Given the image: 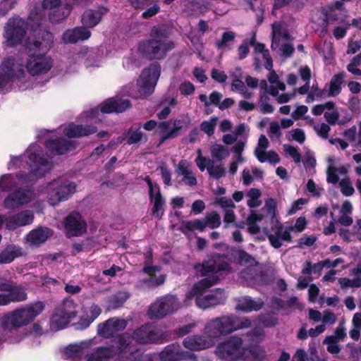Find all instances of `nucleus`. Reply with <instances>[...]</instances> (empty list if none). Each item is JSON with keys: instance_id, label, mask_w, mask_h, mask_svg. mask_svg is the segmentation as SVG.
Listing matches in <instances>:
<instances>
[{"instance_id": "42", "label": "nucleus", "mask_w": 361, "mask_h": 361, "mask_svg": "<svg viewBox=\"0 0 361 361\" xmlns=\"http://www.w3.org/2000/svg\"><path fill=\"white\" fill-rule=\"evenodd\" d=\"M249 199L247 200V204L250 208H255L262 204V201L259 200L261 196V192L257 188H251L247 194Z\"/></svg>"}, {"instance_id": "60", "label": "nucleus", "mask_w": 361, "mask_h": 361, "mask_svg": "<svg viewBox=\"0 0 361 361\" xmlns=\"http://www.w3.org/2000/svg\"><path fill=\"white\" fill-rule=\"evenodd\" d=\"M214 203L220 205L224 209H230L235 207L233 200L226 197L216 198Z\"/></svg>"}, {"instance_id": "2", "label": "nucleus", "mask_w": 361, "mask_h": 361, "mask_svg": "<svg viewBox=\"0 0 361 361\" xmlns=\"http://www.w3.org/2000/svg\"><path fill=\"white\" fill-rule=\"evenodd\" d=\"M53 43L54 35L50 31L42 29L34 31L33 39L26 42L28 59L25 68L30 75L45 74L51 70L53 61L47 54Z\"/></svg>"}, {"instance_id": "30", "label": "nucleus", "mask_w": 361, "mask_h": 361, "mask_svg": "<svg viewBox=\"0 0 361 361\" xmlns=\"http://www.w3.org/2000/svg\"><path fill=\"white\" fill-rule=\"evenodd\" d=\"M23 255L20 247L14 244L8 245L0 252V264H10Z\"/></svg>"}, {"instance_id": "20", "label": "nucleus", "mask_w": 361, "mask_h": 361, "mask_svg": "<svg viewBox=\"0 0 361 361\" xmlns=\"http://www.w3.org/2000/svg\"><path fill=\"white\" fill-rule=\"evenodd\" d=\"M45 147L53 155H62L68 151L75 149V145L73 141L59 137L46 140Z\"/></svg>"}, {"instance_id": "25", "label": "nucleus", "mask_w": 361, "mask_h": 361, "mask_svg": "<svg viewBox=\"0 0 361 361\" xmlns=\"http://www.w3.org/2000/svg\"><path fill=\"white\" fill-rule=\"evenodd\" d=\"M264 305V302L261 298L254 300L250 296L246 295L238 300L235 308L245 312H250L260 310Z\"/></svg>"}, {"instance_id": "49", "label": "nucleus", "mask_w": 361, "mask_h": 361, "mask_svg": "<svg viewBox=\"0 0 361 361\" xmlns=\"http://www.w3.org/2000/svg\"><path fill=\"white\" fill-rule=\"evenodd\" d=\"M287 139L289 141L295 140L300 144H303L305 140L304 130L301 128H295L288 132Z\"/></svg>"}, {"instance_id": "63", "label": "nucleus", "mask_w": 361, "mask_h": 361, "mask_svg": "<svg viewBox=\"0 0 361 361\" xmlns=\"http://www.w3.org/2000/svg\"><path fill=\"white\" fill-rule=\"evenodd\" d=\"M307 202V200L305 198H299L291 204L290 208L289 209L288 214L292 215L295 214L297 211L302 209V206L305 204Z\"/></svg>"}, {"instance_id": "27", "label": "nucleus", "mask_w": 361, "mask_h": 361, "mask_svg": "<svg viewBox=\"0 0 361 361\" xmlns=\"http://www.w3.org/2000/svg\"><path fill=\"white\" fill-rule=\"evenodd\" d=\"M151 202H153L151 209V216L157 219H161L165 213L166 201L164 199L161 191L149 196Z\"/></svg>"}, {"instance_id": "26", "label": "nucleus", "mask_w": 361, "mask_h": 361, "mask_svg": "<svg viewBox=\"0 0 361 361\" xmlns=\"http://www.w3.org/2000/svg\"><path fill=\"white\" fill-rule=\"evenodd\" d=\"M33 219V213L30 210H25L8 217L7 219V224L10 228L15 229L17 227L32 224Z\"/></svg>"}, {"instance_id": "45", "label": "nucleus", "mask_w": 361, "mask_h": 361, "mask_svg": "<svg viewBox=\"0 0 361 361\" xmlns=\"http://www.w3.org/2000/svg\"><path fill=\"white\" fill-rule=\"evenodd\" d=\"M264 232L266 234V235L267 236V238L269 240L270 245L273 247L278 249L282 246L281 235L283 234V230L276 231L275 235L270 233L267 228H264Z\"/></svg>"}, {"instance_id": "44", "label": "nucleus", "mask_w": 361, "mask_h": 361, "mask_svg": "<svg viewBox=\"0 0 361 361\" xmlns=\"http://www.w3.org/2000/svg\"><path fill=\"white\" fill-rule=\"evenodd\" d=\"M235 37V34L232 31H226L222 34L221 39L216 42V47L218 49H224L228 48L231 49V47L228 45V43L233 42Z\"/></svg>"}, {"instance_id": "58", "label": "nucleus", "mask_w": 361, "mask_h": 361, "mask_svg": "<svg viewBox=\"0 0 361 361\" xmlns=\"http://www.w3.org/2000/svg\"><path fill=\"white\" fill-rule=\"evenodd\" d=\"M265 207L267 208V213L271 215V223L276 216V202L274 199L269 198L265 201Z\"/></svg>"}, {"instance_id": "54", "label": "nucleus", "mask_w": 361, "mask_h": 361, "mask_svg": "<svg viewBox=\"0 0 361 361\" xmlns=\"http://www.w3.org/2000/svg\"><path fill=\"white\" fill-rule=\"evenodd\" d=\"M283 149L286 153L288 154L294 160L295 163H300L301 161V154L298 152L297 147H293L290 145H283Z\"/></svg>"}, {"instance_id": "46", "label": "nucleus", "mask_w": 361, "mask_h": 361, "mask_svg": "<svg viewBox=\"0 0 361 361\" xmlns=\"http://www.w3.org/2000/svg\"><path fill=\"white\" fill-rule=\"evenodd\" d=\"M217 117L212 116L209 121H204L200 124V130L205 133L208 136H211L214 133L215 127L217 123Z\"/></svg>"}, {"instance_id": "51", "label": "nucleus", "mask_w": 361, "mask_h": 361, "mask_svg": "<svg viewBox=\"0 0 361 361\" xmlns=\"http://www.w3.org/2000/svg\"><path fill=\"white\" fill-rule=\"evenodd\" d=\"M18 0H2L0 2V17L5 16L14 8Z\"/></svg>"}, {"instance_id": "22", "label": "nucleus", "mask_w": 361, "mask_h": 361, "mask_svg": "<svg viewBox=\"0 0 361 361\" xmlns=\"http://www.w3.org/2000/svg\"><path fill=\"white\" fill-rule=\"evenodd\" d=\"M96 126L71 123L64 129V133L68 138H78L97 133Z\"/></svg>"}, {"instance_id": "8", "label": "nucleus", "mask_w": 361, "mask_h": 361, "mask_svg": "<svg viewBox=\"0 0 361 361\" xmlns=\"http://www.w3.org/2000/svg\"><path fill=\"white\" fill-rule=\"evenodd\" d=\"M242 346L243 340L240 337L236 336H230L224 341L218 344L215 353L222 360H244L245 352Z\"/></svg>"}, {"instance_id": "34", "label": "nucleus", "mask_w": 361, "mask_h": 361, "mask_svg": "<svg viewBox=\"0 0 361 361\" xmlns=\"http://www.w3.org/2000/svg\"><path fill=\"white\" fill-rule=\"evenodd\" d=\"M344 77L345 73L343 71L340 72L332 77L329 84V97H336L341 93L342 89L341 85L343 82Z\"/></svg>"}, {"instance_id": "41", "label": "nucleus", "mask_w": 361, "mask_h": 361, "mask_svg": "<svg viewBox=\"0 0 361 361\" xmlns=\"http://www.w3.org/2000/svg\"><path fill=\"white\" fill-rule=\"evenodd\" d=\"M204 226L212 229L219 228L221 225V216L216 212H212L206 215L203 219Z\"/></svg>"}, {"instance_id": "4", "label": "nucleus", "mask_w": 361, "mask_h": 361, "mask_svg": "<svg viewBox=\"0 0 361 361\" xmlns=\"http://www.w3.org/2000/svg\"><path fill=\"white\" fill-rule=\"evenodd\" d=\"M44 307L43 302L37 301L24 308L15 310L1 317V328L11 331L26 326L42 312Z\"/></svg>"}, {"instance_id": "13", "label": "nucleus", "mask_w": 361, "mask_h": 361, "mask_svg": "<svg viewBox=\"0 0 361 361\" xmlns=\"http://www.w3.org/2000/svg\"><path fill=\"white\" fill-rule=\"evenodd\" d=\"M162 361H180L193 358L197 361L196 356L190 352L183 350L178 343L166 345L159 354Z\"/></svg>"}, {"instance_id": "5", "label": "nucleus", "mask_w": 361, "mask_h": 361, "mask_svg": "<svg viewBox=\"0 0 361 361\" xmlns=\"http://www.w3.org/2000/svg\"><path fill=\"white\" fill-rule=\"evenodd\" d=\"M175 48L173 42L147 39L141 41L137 47L140 56L148 61H160Z\"/></svg>"}, {"instance_id": "9", "label": "nucleus", "mask_w": 361, "mask_h": 361, "mask_svg": "<svg viewBox=\"0 0 361 361\" xmlns=\"http://www.w3.org/2000/svg\"><path fill=\"white\" fill-rule=\"evenodd\" d=\"M159 63H152L142 70L140 79L137 80L138 92L144 97H148L154 91L155 86L161 74Z\"/></svg>"}, {"instance_id": "3", "label": "nucleus", "mask_w": 361, "mask_h": 361, "mask_svg": "<svg viewBox=\"0 0 361 361\" xmlns=\"http://www.w3.org/2000/svg\"><path fill=\"white\" fill-rule=\"evenodd\" d=\"M251 324L248 318L239 317L231 314L208 321L204 326V333L207 337L214 341L238 329L249 328Z\"/></svg>"}, {"instance_id": "61", "label": "nucleus", "mask_w": 361, "mask_h": 361, "mask_svg": "<svg viewBox=\"0 0 361 361\" xmlns=\"http://www.w3.org/2000/svg\"><path fill=\"white\" fill-rule=\"evenodd\" d=\"M250 52L248 39H245L238 49V59L243 60L245 59Z\"/></svg>"}, {"instance_id": "56", "label": "nucleus", "mask_w": 361, "mask_h": 361, "mask_svg": "<svg viewBox=\"0 0 361 361\" xmlns=\"http://www.w3.org/2000/svg\"><path fill=\"white\" fill-rule=\"evenodd\" d=\"M198 152L200 153V155L196 158L195 162L199 169L201 171H204L205 169H207V167L212 165L213 161L211 160L209 158H206L202 156L200 149H199Z\"/></svg>"}, {"instance_id": "52", "label": "nucleus", "mask_w": 361, "mask_h": 361, "mask_svg": "<svg viewBox=\"0 0 361 361\" xmlns=\"http://www.w3.org/2000/svg\"><path fill=\"white\" fill-rule=\"evenodd\" d=\"M259 322L264 327H274L278 324V319L271 314H266L259 317Z\"/></svg>"}, {"instance_id": "15", "label": "nucleus", "mask_w": 361, "mask_h": 361, "mask_svg": "<svg viewBox=\"0 0 361 361\" xmlns=\"http://www.w3.org/2000/svg\"><path fill=\"white\" fill-rule=\"evenodd\" d=\"M64 227L67 235L80 236L86 232V222L82 221V216L79 212H74L68 214L64 222Z\"/></svg>"}, {"instance_id": "29", "label": "nucleus", "mask_w": 361, "mask_h": 361, "mask_svg": "<svg viewBox=\"0 0 361 361\" xmlns=\"http://www.w3.org/2000/svg\"><path fill=\"white\" fill-rule=\"evenodd\" d=\"M52 233V230L49 228L39 227L28 233L27 240L32 245H38L47 241Z\"/></svg>"}, {"instance_id": "40", "label": "nucleus", "mask_w": 361, "mask_h": 361, "mask_svg": "<svg viewBox=\"0 0 361 361\" xmlns=\"http://www.w3.org/2000/svg\"><path fill=\"white\" fill-rule=\"evenodd\" d=\"M166 276L165 274H161L158 277L149 276L140 280V283L149 288H153L164 284L166 281Z\"/></svg>"}, {"instance_id": "64", "label": "nucleus", "mask_w": 361, "mask_h": 361, "mask_svg": "<svg viewBox=\"0 0 361 361\" xmlns=\"http://www.w3.org/2000/svg\"><path fill=\"white\" fill-rule=\"evenodd\" d=\"M211 76L215 81L220 83L225 82L228 78L224 71L216 68L212 70Z\"/></svg>"}, {"instance_id": "57", "label": "nucleus", "mask_w": 361, "mask_h": 361, "mask_svg": "<svg viewBox=\"0 0 361 361\" xmlns=\"http://www.w3.org/2000/svg\"><path fill=\"white\" fill-rule=\"evenodd\" d=\"M92 319H90L87 315L82 316L77 323H74L73 326L75 330L82 331L90 326L92 323Z\"/></svg>"}, {"instance_id": "11", "label": "nucleus", "mask_w": 361, "mask_h": 361, "mask_svg": "<svg viewBox=\"0 0 361 361\" xmlns=\"http://www.w3.org/2000/svg\"><path fill=\"white\" fill-rule=\"evenodd\" d=\"M132 334L135 341L139 344H158L164 342L162 334H160L156 326L150 323L137 328Z\"/></svg>"}, {"instance_id": "47", "label": "nucleus", "mask_w": 361, "mask_h": 361, "mask_svg": "<svg viewBox=\"0 0 361 361\" xmlns=\"http://www.w3.org/2000/svg\"><path fill=\"white\" fill-rule=\"evenodd\" d=\"M322 269L323 267L320 262L312 264L311 262L307 261L302 269V274L303 275H311L312 273L320 274Z\"/></svg>"}, {"instance_id": "16", "label": "nucleus", "mask_w": 361, "mask_h": 361, "mask_svg": "<svg viewBox=\"0 0 361 361\" xmlns=\"http://www.w3.org/2000/svg\"><path fill=\"white\" fill-rule=\"evenodd\" d=\"M132 106L131 102L127 99L115 97L104 100L99 105L102 114L123 113Z\"/></svg>"}, {"instance_id": "32", "label": "nucleus", "mask_w": 361, "mask_h": 361, "mask_svg": "<svg viewBox=\"0 0 361 361\" xmlns=\"http://www.w3.org/2000/svg\"><path fill=\"white\" fill-rule=\"evenodd\" d=\"M173 128L166 133L162 135L160 137L159 146L162 145L166 140L175 138L180 135V131L185 126V122L180 119H174L172 121Z\"/></svg>"}, {"instance_id": "37", "label": "nucleus", "mask_w": 361, "mask_h": 361, "mask_svg": "<svg viewBox=\"0 0 361 361\" xmlns=\"http://www.w3.org/2000/svg\"><path fill=\"white\" fill-rule=\"evenodd\" d=\"M203 219H195L194 221H183L180 227V231L185 234L188 231H195L196 230L203 232L205 230Z\"/></svg>"}, {"instance_id": "18", "label": "nucleus", "mask_w": 361, "mask_h": 361, "mask_svg": "<svg viewBox=\"0 0 361 361\" xmlns=\"http://www.w3.org/2000/svg\"><path fill=\"white\" fill-rule=\"evenodd\" d=\"M14 59L8 57L5 59L0 66V89L5 87L8 82L14 79L20 78V75L24 73L22 69L18 71V74L15 73Z\"/></svg>"}, {"instance_id": "43", "label": "nucleus", "mask_w": 361, "mask_h": 361, "mask_svg": "<svg viewBox=\"0 0 361 361\" xmlns=\"http://www.w3.org/2000/svg\"><path fill=\"white\" fill-rule=\"evenodd\" d=\"M212 158L216 161H221L229 156L228 150L223 145H216L211 149Z\"/></svg>"}, {"instance_id": "10", "label": "nucleus", "mask_w": 361, "mask_h": 361, "mask_svg": "<svg viewBox=\"0 0 361 361\" xmlns=\"http://www.w3.org/2000/svg\"><path fill=\"white\" fill-rule=\"evenodd\" d=\"M176 309V299L174 296L166 295L158 298L149 306L147 315L151 319H160L173 313Z\"/></svg>"}, {"instance_id": "12", "label": "nucleus", "mask_w": 361, "mask_h": 361, "mask_svg": "<svg viewBox=\"0 0 361 361\" xmlns=\"http://www.w3.org/2000/svg\"><path fill=\"white\" fill-rule=\"evenodd\" d=\"M50 185L51 190L48 193V201L52 206L68 200L75 191V185L72 182L59 183V181H54L51 183Z\"/></svg>"}, {"instance_id": "14", "label": "nucleus", "mask_w": 361, "mask_h": 361, "mask_svg": "<svg viewBox=\"0 0 361 361\" xmlns=\"http://www.w3.org/2000/svg\"><path fill=\"white\" fill-rule=\"evenodd\" d=\"M127 321L118 317H111L97 327V334L106 338L113 337L114 334L123 331L127 326Z\"/></svg>"}, {"instance_id": "48", "label": "nucleus", "mask_w": 361, "mask_h": 361, "mask_svg": "<svg viewBox=\"0 0 361 361\" xmlns=\"http://www.w3.org/2000/svg\"><path fill=\"white\" fill-rule=\"evenodd\" d=\"M207 171L211 177L216 180L220 179L226 175V171L224 168L221 165L214 166V161L211 166L207 167Z\"/></svg>"}, {"instance_id": "7", "label": "nucleus", "mask_w": 361, "mask_h": 361, "mask_svg": "<svg viewBox=\"0 0 361 361\" xmlns=\"http://www.w3.org/2000/svg\"><path fill=\"white\" fill-rule=\"evenodd\" d=\"M27 23L23 18L16 16L10 18L4 28L5 45L9 48L20 45L27 35Z\"/></svg>"}, {"instance_id": "39", "label": "nucleus", "mask_w": 361, "mask_h": 361, "mask_svg": "<svg viewBox=\"0 0 361 361\" xmlns=\"http://www.w3.org/2000/svg\"><path fill=\"white\" fill-rule=\"evenodd\" d=\"M125 134L127 138V144L129 145L138 143L142 140L144 136V133L140 130V127L136 129L130 128Z\"/></svg>"}, {"instance_id": "21", "label": "nucleus", "mask_w": 361, "mask_h": 361, "mask_svg": "<svg viewBox=\"0 0 361 361\" xmlns=\"http://www.w3.org/2000/svg\"><path fill=\"white\" fill-rule=\"evenodd\" d=\"M214 341L212 338L207 337L206 335H192L186 337L183 344L185 348L190 350H202L212 347L214 345Z\"/></svg>"}, {"instance_id": "53", "label": "nucleus", "mask_w": 361, "mask_h": 361, "mask_svg": "<svg viewBox=\"0 0 361 361\" xmlns=\"http://www.w3.org/2000/svg\"><path fill=\"white\" fill-rule=\"evenodd\" d=\"M339 185L341 188V192L344 196L349 197L355 192L354 188L348 178L341 180L339 183Z\"/></svg>"}, {"instance_id": "35", "label": "nucleus", "mask_w": 361, "mask_h": 361, "mask_svg": "<svg viewBox=\"0 0 361 361\" xmlns=\"http://www.w3.org/2000/svg\"><path fill=\"white\" fill-rule=\"evenodd\" d=\"M170 31L168 27L164 24H159L154 26L150 32V37L152 39L161 40L164 42H173L169 39Z\"/></svg>"}, {"instance_id": "6", "label": "nucleus", "mask_w": 361, "mask_h": 361, "mask_svg": "<svg viewBox=\"0 0 361 361\" xmlns=\"http://www.w3.org/2000/svg\"><path fill=\"white\" fill-rule=\"evenodd\" d=\"M133 334L127 332L117 335L113 342L118 361H137L142 355V349L133 343Z\"/></svg>"}, {"instance_id": "36", "label": "nucleus", "mask_w": 361, "mask_h": 361, "mask_svg": "<svg viewBox=\"0 0 361 361\" xmlns=\"http://www.w3.org/2000/svg\"><path fill=\"white\" fill-rule=\"evenodd\" d=\"M233 256L240 265L255 266L258 264L254 257L242 249L234 251Z\"/></svg>"}, {"instance_id": "28", "label": "nucleus", "mask_w": 361, "mask_h": 361, "mask_svg": "<svg viewBox=\"0 0 361 361\" xmlns=\"http://www.w3.org/2000/svg\"><path fill=\"white\" fill-rule=\"evenodd\" d=\"M72 10L73 4L66 1L62 7L59 6L49 13V20L51 23L58 24L65 20L71 14Z\"/></svg>"}, {"instance_id": "38", "label": "nucleus", "mask_w": 361, "mask_h": 361, "mask_svg": "<svg viewBox=\"0 0 361 361\" xmlns=\"http://www.w3.org/2000/svg\"><path fill=\"white\" fill-rule=\"evenodd\" d=\"M72 319L55 309V312L51 318V323L53 327L57 330L63 329L67 326Z\"/></svg>"}, {"instance_id": "62", "label": "nucleus", "mask_w": 361, "mask_h": 361, "mask_svg": "<svg viewBox=\"0 0 361 361\" xmlns=\"http://www.w3.org/2000/svg\"><path fill=\"white\" fill-rule=\"evenodd\" d=\"M159 11L160 6L155 1L152 6L148 8L142 13V17L144 19H148L157 14Z\"/></svg>"}, {"instance_id": "31", "label": "nucleus", "mask_w": 361, "mask_h": 361, "mask_svg": "<svg viewBox=\"0 0 361 361\" xmlns=\"http://www.w3.org/2000/svg\"><path fill=\"white\" fill-rule=\"evenodd\" d=\"M115 355L114 345L97 347L92 353L87 355V361H107Z\"/></svg>"}, {"instance_id": "17", "label": "nucleus", "mask_w": 361, "mask_h": 361, "mask_svg": "<svg viewBox=\"0 0 361 361\" xmlns=\"http://www.w3.org/2000/svg\"><path fill=\"white\" fill-rule=\"evenodd\" d=\"M32 192L30 190L20 188L8 194L4 199V204L7 209L18 208L31 200Z\"/></svg>"}, {"instance_id": "55", "label": "nucleus", "mask_w": 361, "mask_h": 361, "mask_svg": "<svg viewBox=\"0 0 361 361\" xmlns=\"http://www.w3.org/2000/svg\"><path fill=\"white\" fill-rule=\"evenodd\" d=\"M129 4L137 10H143L152 5L155 0H128Z\"/></svg>"}, {"instance_id": "23", "label": "nucleus", "mask_w": 361, "mask_h": 361, "mask_svg": "<svg viewBox=\"0 0 361 361\" xmlns=\"http://www.w3.org/2000/svg\"><path fill=\"white\" fill-rule=\"evenodd\" d=\"M109 9L105 6H99L97 10L88 9L82 15V23L88 28L95 27L101 21L104 15L109 12Z\"/></svg>"}, {"instance_id": "33", "label": "nucleus", "mask_w": 361, "mask_h": 361, "mask_svg": "<svg viewBox=\"0 0 361 361\" xmlns=\"http://www.w3.org/2000/svg\"><path fill=\"white\" fill-rule=\"evenodd\" d=\"M76 306L77 305L73 299L66 298L56 307V310L71 319H74L77 316Z\"/></svg>"}, {"instance_id": "24", "label": "nucleus", "mask_w": 361, "mask_h": 361, "mask_svg": "<svg viewBox=\"0 0 361 361\" xmlns=\"http://www.w3.org/2000/svg\"><path fill=\"white\" fill-rule=\"evenodd\" d=\"M91 32L85 26L76 27L73 30H66L63 35V39L66 43L75 44L78 41L89 39Z\"/></svg>"}, {"instance_id": "1", "label": "nucleus", "mask_w": 361, "mask_h": 361, "mask_svg": "<svg viewBox=\"0 0 361 361\" xmlns=\"http://www.w3.org/2000/svg\"><path fill=\"white\" fill-rule=\"evenodd\" d=\"M195 269L205 278L194 284L190 295L195 297V303L201 309L205 310L224 304L226 298L224 290L216 288L210 293L205 294L207 290L216 284L224 275L229 273L231 267L224 254L212 253L208 255L202 263L195 265Z\"/></svg>"}, {"instance_id": "59", "label": "nucleus", "mask_w": 361, "mask_h": 361, "mask_svg": "<svg viewBox=\"0 0 361 361\" xmlns=\"http://www.w3.org/2000/svg\"><path fill=\"white\" fill-rule=\"evenodd\" d=\"M179 90L181 94L188 96L194 93L195 87L190 81H184L180 85Z\"/></svg>"}, {"instance_id": "19", "label": "nucleus", "mask_w": 361, "mask_h": 361, "mask_svg": "<svg viewBox=\"0 0 361 361\" xmlns=\"http://www.w3.org/2000/svg\"><path fill=\"white\" fill-rule=\"evenodd\" d=\"M28 159L30 161L31 175L41 178L50 170L49 161L43 154L32 152L28 155Z\"/></svg>"}, {"instance_id": "50", "label": "nucleus", "mask_w": 361, "mask_h": 361, "mask_svg": "<svg viewBox=\"0 0 361 361\" xmlns=\"http://www.w3.org/2000/svg\"><path fill=\"white\" fill-rule=\"evenodd\" d=\"M8 296L10 302H21L27 299L26 293L20 288L10 290Z\"/></svg>"}]
</instances>
